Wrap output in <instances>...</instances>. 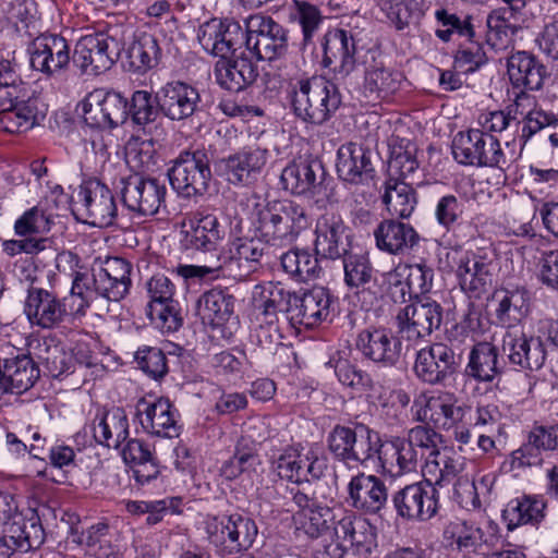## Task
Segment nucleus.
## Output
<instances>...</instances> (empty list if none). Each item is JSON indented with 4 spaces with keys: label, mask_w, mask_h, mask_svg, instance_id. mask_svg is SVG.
Segmentation results:
<instances>
[{
    "label": "nucleus",
    "mask_w": 558,
    "mask_h": 558,
    "mask_svg": "<svg viewBox=\"0 0 558 558\" xmlns=\"http://www.w3.org/2000/svg\"><path fill=\"white\" fill-rule=\"evenodd\" d=\"M252 220L256 234L272 246L291 244L311 223L305 208L289 199L256 203Z\"/></svg>",
    "instance_id": "obj_1"
},
{
    "label": "nucleus",
    "mask_w": 558,
    "mask_h": 558,
    "mask_svg": "<svg viewBox=\"0 0 558 558\" xmlns=\"http://www.w3.org/2000/svg\"><path fill=\"white\" fill-rule=\"evenodd\" d=\"M294 114L303 122L322 125L338 110L341 96L338 87L323 76H300L289 83Z\"/></svg>",
    "instance_id": "obj_2"
},
{
    "label": "nucleus",
    "mask_w": 558,
    "mask_h": 558,
    "mask_svg": "<svg viewBox=\"0 0 558 558\" xmlns=\"http://www.w3.org/2000/svg\"><path fill=\"white\" fill-rule=\"evenodd\" d=\"M451 148L454 160L460 165L496 168L502 172L520 156L513 149L506 153L497 137L480 129L458 132Z\"/></svg>",
    "instance_id": "obj_3"
},
{
    "label": "nucleus",
    "mask_w": 558,
    "mask_h": 558,
    "mask_svg": "<svg viewBox=\"0 0 558 558\" xmlns=\"http://www.w3.org/2000/svg\"><path fill=\"white\" fill-rule=\"evenodd\" d=\"M206 533L221 556H231L250 549L258 529L255 521L243 513L213 517L206 521Z\"/></svg>",
    "instance_id": "obj_4"
},
{
    "label": "nucleus",
    "mask_w": 558,
    "mask_h": 558,
    "mask_svg": "<svg viewBox=\"0 0 558 558\" xmlns=\"http://www.w3.org/2000/svg\"><path fill=\"white\" fill-rule=\"evenodd\" d=\"M412 410L416 421L449 432L450 428L464 421L469 408L454 392L434 389L417 395L414 398Z\"/></svg>",
    "instance_id": "obj_5"
},
{
    "label": "nucleus",
    "mask_w": 558,
    "mask_h": 558,
    "mask_svg": "<svg viewBox=\"0 0 558 558\" xmlns=\"http://www.w3.org/2000/svg\"><path fill=\"white\" fill-rule=\"evenodd\" d=\"M493 259L492 251L451 247L446 253L445 262L454 272L462 291L480 296L492 283Z\"/></svg>",
    "instance_id": "obj_6"
},
{
    "label": "nucleus",
    "mask_w": 558,
    "mask_h": 558,
    "mask_svg": "<svg viewBox=\"0 0 558 558\" xmlns=\"http://www.w3.org/2000/svg\"><path fill=\"white\" fill-rule=\"evenodd\" d=\"M209 163L205 149L181 151L168 169L172 189L186 198L204 195L211 180Z\"/></svg>",
    "instance_id": "obj_7"
},
{
    "label": "nucleus",
    "mask_w": 558,
    "mask_h": 558,
    "mask_svg": "<svg viewBox=\"0 0 558 558\" xmlns=\"http://www.w3.org/2000/svg\"><path fill=\"white\" fill-rule=\"evenodd\" d=\"M122 50L123 46L117 35L88 34L76 43L73 62L83 74L99 75L113 65Z\"/></svg>",
    "instance_id": "obj_8"
},
{
    "label": "nucleus",
    "mask_w": 558,
    "mask_h": 558,
    "mask_svg": "<svg viewBox=\"0 0 558 558\" xmlns=\"http://www.w3.org/2000/svg\"><path fill=\"white\" fill-rule=\"evenodd\" d=\"M245 46L258 60L272 61L288 50V33L272 17L254 14L245 20Z\"/></svg>",
    "instance_id": "obj_9"
},
{
    "label": "nucleus",
    "mask_w": 558,
    "mask_h": 558,
    "mask_svg": "<svg viewBox=\"0 0 558 558\" xmlns=\"http://www.w3.org/2000/svg\"><path fill=\"white\" fill-rule=\"evenodd\" d=\"M461 356L449 344L434 342L420 349L415 354L413 371L422 383L445 385L457 373Z\"/></svg>",
    "instance_id": "obj_10"
},
{
    "label": "nucleus",
    "mask_w": 558,
    "mask_h": 558,
    "mask_svg": "<svg viewBox=\"0 0 558 558\" xmlns=\"http://www.w3.org/2000/svg\"><path fill=\"white\" fill-rule=\"evenodd\" d=\"M83 118L96 129H113L123 124L128 117V99L119 92L95 88L82 104Z\"/></svg>",
    "instance_id": "obj_11"
},
{
    "label": "nucleus",
    "mask_w": 558,
    "mask_h": 558,
    "mask_svg": "<svg viewBox=\"0 0 558 558\" xmlns=\"http://www.w3.org/2000/svg\"><path fill=\"white\" fill-rule=\"evenodd\" d=\"M23 313L32 328L57 330L65 326V305L53 290L31 286L23 304Z\"/></svg>",
    "instance_id": "obj_12"
},
{
    "label": "nucleus",
    "mask_w": 558,
    "mask_h": 558,
    "mask_svg": "<svg viewBox=\"0 0 558 558\" xmlns=\"http://www.w3.org/2000/svg\"><path fill=\"white\" fill-rule=\"evenodd\" d=\"M117 187L123 205L140 216H154L165 204L167 189L156 179L133 173L122 177Z\"/></svg>",
    "instance_id": "obj_13"
},
{
    "label": "nucleus",
    "mask_w": 558,
    "mask_h": 558,
    "mask_svg": "<svg viewBox=\"0 0 558 558\" xmlns=\"http://www.w3.org/2000/svg\"><path fill=\"white\" fill-rule=\"evenodd\" d=\"M396 320L402 337L416 342L439 328L442 308L439 303L429 298L416 299L399 310Z\"/></svg>",
    "instance_id": "obj_14"
},
{
    "label": "nucleus",
    "mask_w": 558,
    "mask_h": 558,
    "mask_svg": "<svg viewBox=\"0 0 558 558\" xmlns=\"http://www.w3.org/2000/svg\"><path fill=\"white\" fill-rule=\"evenodd\" d=\"M368 428L359 429L337 425L327 437L328 449L335 459L365 464L376 453V441Z\"/></svg>",
    "instance_id": "obj_15"
},
{
    "label": "nucleus",
    "mask_w": 558,
    "mask_h": 558,
    "mask_svg": "<svg viewBox=\"0 0 558 558\" xmlns=\"http://www.w3.org/2000/svg\"><path fill=\"white\" fill-rule=\"evenodd\" d=\"M355 348L362 356L380 367L396 366L402 353L400 338L389 328L368 327L355 338Z\"/></svg>",
    "instance_id": "obj_16"
},
{
    "label": "nucleus",
    "mask_w": 558,
    "mask_h": 558,
    "mask_svg": "<svg viewBox=\"0 0 558 558\" xmlns=\"http://www.w3.org/2000/svg\"><path fill=\"white\" fill-rule=\"evenodd\" d=\"M397 514L408 521L425 522L438 510V496L425 480L400 488L392 495Z\"/></svg>",
    "instance_id": "obj_17"
},
{
    "label": "nucleus",
    "mask_w": 558,
    "mask_h": 558,
    "mask_svg": "<svg viewBox=\"0 0 558 558\" xmlns=\"http://www.w3.org/2000/svg\"><path fill=\"white\" fill-rule=\"evenodd\" d=\"M243 31L233 20L210 19L197 28V40L205 52L223 58L234 54L243 45Z\"/></svg>",
    "instance_id": "obj_18"
},
{
    "label": "nucleus",
    "mask_w": 558,
    "mask_h": 558,
    "mask_svg": "<svg viewBox=\"0 0 558 558\" xmlns=\"http://www.w3.org/2000/svg\"><path fill=\"white\" fill-rule=\"evenodd\" d=\"M501 351L511 365L529 371L541 369L547 356L544 341L539 337L527 336L522 327L505 329Z\"/></svg>",
    "instance_id": "obj_19"
},
{
    "label": "nucleus",
    "mask_w": 558,
    "mask_h": 558,
    "mask_svg": "<svg viewBox=\"0 0 558 558\" xmlns=\"http://www.w3.org/2000/svg\"><path fill=\"white\" fill-rule=\"evenodd\" d=\"M269 151L254 141L220 160L225 175L233 185L253 182L267 163Z\"/></svg>",
    "instance_id": "obj_20"
},
{
    "label": "nucleus",
    "mask_w": 558,
    "mask_h": 558,
    "mask_svg": "<svg viewBox=\"0 0 558 558\" xmlns=\"http://www.w3.org/2000/svg\"><path fill=\"white\" fill-rule=\"evenodd\" d=\"M333 296L325 287H313L303 293H295L290 307V322L314 328L330 320Z\"/></svg>",
    "instance_id": "obj_21"
},
{
    "label": "nucleus",
    "mask_w": 558,
    "mask_h": 558,
    "mask_svg": "<svg viewBox=\"0 0 558 558\" xmlns=\"http://www.w3.org/2000/svg\"><path fill=\"white\" fill-rule=\"evenodd\" d=\"M28 348L47 374L53 378H62L73 374L77 363L88 364L85 357H78L54 336H45L28 344Z\"/></svg>",
    "instance_id": "obj_22"
},
{
    "label": "nucleus",
    "mask_w": 558,
    "mask_h": 558,
    "mask_svg": "<svg viewBox=\"0 0 558 558\" xmlns=\"http://www.w3.org/2000/svg\"><path fill=\"white\" fill-rule=\"evenodd\" d=\"M156 101L165 117L172 121H183L198 110L201 95L195 86L173 81L157 90Z\"/></svg>",
    "instance_id": "obj_23"
},
{
    "label": "nucleus",
    "mask_w": 558,
    "mask_h": 558,
    "mask_svg": "<svg viewBox=\"0 0 558 558\" xmlns=\"http://www.w3.org/2000/svg\"><path fill=\"white\" fill-rule=\"evenodd\" d=\"M135 416L149 435L162 438L179 435L175 412L166 398H141L135 405Z\"/></svg>",
    "instance_id": "obj_24"
},
{
    "label": "nucleus",
    "mask_w": 558,
    "mask_h": 558,
    "mask_svg": "<svg viewBox=\"0 0 558 558\" xmlns=\"http://www.w3.org/2000/svg\"><path fill=\"white\" fill-rule=\"evenodd\" d=\"M348 501L364 514H379L388 501L385 482L373 474L360 472L352 476L347 486Z\"/></svg>",
    "instance_id": "obj_25"
},
{
    "label": "nucleus",
    "mask_w": 558,
    "mask_h": 558,
    "mask_svg": "<svg viewBox=\"0 0 558 558\" xmlns=\"http://www.w3.org/2000/svg\"><path fill=\"white\" fill-rule=\"evenodd\" d=\"M31 66L53 75L64 70L71 60L68 41L59 35H41L36 37L28 47Z\"/></svg>",
    "instance_id": "obj_26"
},
{
    "label": "nucleus",
    "mask_w": 558,
    "mask_h": 558,
    "mask_svg": "<svg viewBox=\"0 0 558 558\" xmlns=\"http://www.w3.org/2000/svg\"><path fill=\"white\" fill-rule=\"evenodd\" d=\"M184 228L180 242L186 251H214L226 236V228L213 214L195 213Z\"/></svg>",
    "instance_id": "obj_27"
},
{
    "label": "nucleus",
    "mask_w": 558,
    "mask_h": 558,
    "mask_svg": "<svg viewBox=\"0 0 558 558\" xmlns=\"http://www.w3.org/2000/svg\"><path fill=\"white\" fill-rule=\"evenodd\" d=\"M324 68H329L337 78H344L355 69V41L344 29H330L323 38Z\"/></svg>",
    "instance_id": "obj_28"
},
{
    "label": "nucleus",
    "mask_w": 558,
    "mask_h": 558,
    "mask_svg": "<svg viewBox=\"0 0 558 558\" xmlns=\"http://www.w3.org/2000/svg\"><path fill=\"white\" fill-rule=\"evenodd\" d=\"M77 204L94 227H109L117 215V206L111 191L98 180H92L80 187Z\"/></svg>",
    "instance_id": "obj_29"
},
{
    "label": "nucleus",
    "mask_w": 558,
    "mask_h": 558,
    "mask_svg": "<svg viewBox=\"0 0 558 558\" xmlns=\"http://www.w3.org/2000/svg\"><path fill=\"white\" fill-rule=\"evenodd\" d=\"M83 433L90 434L97 445L119 449L129 438L128 415L119 407L99 411L93 421L84 426Z\"/></svg>",
    "instance_id": "obj_30"
},
{
    "label": "nucleus",
    "mask_w": 558,
    "mask_h": 558,
    "mask_svg": "<svg viewBox=\"0 0 558 558\" xmlns=\"http://www.w3.org/2000/svg\"><path fill=\"white\" fill-rule=\"evenodd\" d=\"M197 315L203 324L213 329H221L222 337H230L232 326L238 323L234 316V298L219 289H211L199 296Z\"/></svg>",
    "instance_id": "obj_31"
},
{
    "label": "nucleus",
    "mask_w": 558,
    "mask_h": 558,
    "mask_svg": "<svg viewBox=\"0 0 558 558\" xmlns=\"http://www.w3.org/2000/svg\"><path fill=\"white\" fill-rule=\"evenodd\" d=\"M267 245L257 234L235 238L227 244L225 265L230 271H236V277H247L260 268Z\"/></svg>",
    "instance_id": "obj_32"
},
{
    "label": "nucleus",
    "mask_w": 558,
    "mask_h": 558,
    "mask_svg": "<svg viewBox=\"0 0 558 558\" xmlns=\"http://www.w3.org/2000/svg\"><path fill=\"white\" fill-rule=\"evenodd\" d=\"M444 537L462 558L482 555L493 544V536L477 524L454 520L447 524Z\"/></svg>",
    "instance_id": "obj_33"
},
{
    "label": "nucleus",
    "mask_w": 558,
    "mask_h": 558,
    "mask_svg": "<svg viewBox=\"0 0 558 558\" xmlns=\"http://www.w3.org/2000/svg\"><path fill=\"white\" fill-rule=\"evenodd\" d=\"M258 76L256 64L244 51L220 58L215 65L216 82L230 92L243 90L253 84Z\"/></svg>",
    "instance_id": "obj_34"
},
{
    "label": "nucleus",
    "mask_w": 558,
    "mask_h": 558,
    "mask_svg": "<svg viewBox=\"0 0 558 558\" xmlns=\"http://www.w3.org/2000/svg\"><path fill=\"white\" fill-rule=\"evenodd\" d=\"M97 282L100 296L108 301L122 300L131 287V265L121 257L97 258Z\"/></svg>",
    "instance_id": "obj_35"
},
{
    "label": "nucleus",
    "mask_w": 558,
    "mask_h": 558,
    "mask_svg": "<svg viewBox=\"0 0 558 558\" xmlns=\"http://www.w3.org/2000/svg\"><path fill=\"white\" fill-rule=\"evenodd\" d=\"M373 234L376 247L391 255H404L420 241L418 233L410 223L393 218L379 222Z\"/></svg>",
    "instance_id": "obj_36"
},
{
    "label": "nucleus",
    "mask_w": 558,
    "mask_h": 558,
    "mask_svg": "<svg viewBox=\"0 0 558 558\" xmlns=\"http://www.w3.org/2000/svg\"><path fill=\"white\" fill-rule=\"evenodd\" d=\"M375 456L383 470L391 476L415 472L420 463L418 452L401 437H392L379 446L376 440Z\"/></svg>",
    "instance_id": "obj_37"
},
{
    "label": "nucleus",
    "mask_w": 558,
    "mask_h": 558,
    "mask_svg": "<svg viewBox=\"0 0 558 558\" xmlns=\"http://www.w3.org/2000/svg\"><path fill=\"white\" fill-rule=\"evenodd\" d=\"M507 74L514 88L538 90L547 77V70L533 53L522 50L508 57Z\"/></svg>",
    "instance_id": "obj_38"
},
{
    "label": "nucleus",
    "mask_w": 558,
    "mask_h": 558,
    "mask_svg": "<svg viewBox=\"0 0 558 558\" xmlns=\"http://www.w3.org/2000/svg\"><path fill=\"white\" fill-rule=\"evenodd\" d=\"M337 172L339 177L353 184H363L374 175L371 151L356 143H347L337 153Z\"/></svg>",
    "instance_id": "obj_39"
},
{
    "label": "nucleus",
    "mask_w": 558,
    "mask_h": 558,
    "mask_svg": "<svg viewBox=\"0 0 558 558\" xmlns=\"http://www.w3.org/2000/svg\"><path fill=\"white\" fill-rule=\"evenodd\" d=\"M338 539L355 547L359 553L371 554L377 546V530L365 518L345 511L333 526Z\"/></svg>",
    "instance_id": "obj_40"
},
{
    "label": "nucleus",
    "mask_w": 558,
    "mask_h": 558,
    "mask_svg": "<svg viewBox=\"0 0 558 558\" xmlns=\"http://www.w3.org/2000/svg\"><path fill=\"white\" fill-rule=\"evenodd\" d=\"M464 465V458L445 448L427 454L422 474L424 480L437 490L451 485L460 476Z\"/></svg>",
    "instance_id": "obj_41"
},
{
    "label": "nucleus",
    "mask_w": 558,
    "mask_h": 558,
    "mask_svg": "<svg viewBox=\"0 0 558 558\" xmlns=\"http://www.w3.org/2000/svg\"><path fill=\"white\" fill-rule=\"evenodd\" d=\"M1 366L10 393L27 391L40 376L39 366L31 351L1 359Z\"/></svg>",
    "instance_id": "obj_42"
},
{
    "label": "nucleus",
    "mask_w": 558,
    "mask_h": 558,
    "mask_svg": "<svg viewBox=\"0 0 558 558\" xmlns=\"http://www.w3.org/2000/svg\"><path fill=\"white\" fill-rule=\"evenodd\" d=\"M295 293L286 290L280 283L267 282L256 286L253 292V316L278 318L284 312L290 320V307Z\"/></svg>",
    "instance_id": "obj_43"
},
{
    "label": "nucleus",
    "mask_w": 558,
    "mask_h": 558,
    "mask_svg": "<svg viewBox=\"0 0 558 558\" xmlns=\"http://www.w3.org/2000/svg\"><path fill=\"white\" fill-rule=\"evenodd\" d=\"M345 226L342 218L336 214H325L316 222L314 242L316 255L323 258L336 259L342 254V238Z\"/></svg>",
    "instance_id": "obj_44"
},
{
    "label": "nucleus",
    "mask_w": 558,
    "mask_h": 558,
    "mask_svg": "<svg viewBox=\"0 0 558 558\" xmlns=\"http://www.w3.org/2000/svg\"><path fill=\"white\" fill-rule=\"evenodd\" d=\"M369 397L375 401L380 416L388 425L403 424L408 418L410 395L403 389H391L376 384Z\"/></svg>",
    "instance_id": "obj_45"
},
{
    "label": "nucleus",
    "mask_w": 558,
    "mask_h": 558,
    "mask_svg": "<svg viewBox=\"0 0 558 558\" xmlns=\"http://www.w3.org/2000/svg\"><path fill=\"white\" fill-rule=\"evenodd\" d=\"M497 303L495 317L506 329L520 327L518 324L529 313V293L524 289L498 290L494 294Z\"/></svg>",
    "instance_id": "obj_46"
},
{
    "label": "nucleus",
    "mask_w": 558,
    "mask_h": 558,
    "mask_svg": "<svg viewBox=\"0 0 558 558\" xmlns=\"http://www.w3.org/2000/svg\"><path fill=\"white\" fill-rule=\"evenodd\" d=\"M414 182H404L389 178L384 185L383 203L391 217L407 219L415 210L417 194Z\"/></svg>",
    "instance_id": "obj_47"
},
{
    "label": "nucleus",
    "mask_w": 558,
    "mask_h": 558,
    "mask_svg": "<svg viewBox=\"0 0 558 558\" xmlns=\"http://www.w3.org/2000/svg\"><path fill=\"white\" fill-rule=\"evenodd\" d=\"M546 502L541 496H522L511 499L502 518L508 530L512 531L520 525L538 524L545 517Z\"/></svg>",
    "instance_id": "obj_48"
},
{
    "label": "nucleus",
    "mask_w": 558,
    "mask_h": 558,
    "mask_svg": "<svg viewBox=\"0 0 558 558\" xmlns=\"http://www.w3.org/2000/svg\"><path fill=\"white\" fill-rule=\"evenodd\" d=\"M402 82V74L387 66L383 61L369 64L365 71L364 92L369 97L386 99L396 94Z\"/></svg>",
    "instance_id": "obj_49"
},
{
    "label": "nucleus",
    "mask_w": 558,
    "mask_h": 558,
    "mask_svg": "<svg viewBox=\"0 0 558 558\" xmlns=\"http://www.w3.org/2000/svg\"><path fill=\"white\" fill-rule=\"evenodd\" d=\"M518 15L508 8H497L490 11L486 17L487 44L497 50L508 47L521 29L517 23Z\"/></svg>",
    "instance_id": "obj_50"
},
{
    "label": "nucleus",
    "mask_w": 558,
    "mask_h": 558,
    "mask_svg": "<svg viewBox=\"0 0 558 558\" xmlns=\"http://www.w3.org/2000/svg\"><path fill=\"white\" fill-rule=\"evenodd\" d=\"M114 539V530L108 522L99 521L82 531L76 542L88 549L89 558H120Z\"/></svg>",
    "instance_id": "obj_51"
},
{
    "label": "nucleus",
    "mask_w": 558,
    "mask_h": 558,
    "mask_svg": "<svg viewBox=\"0 0 558 558\" xmlns=\"http://www.w3.org/2000/svg\"><path fill=\"white\" fill-rule=\"evenodd\" d=\"M36 520L38 526H43L36 512L29 511V517L19 509L15 497L5 490L0 489V529L8 537L17 538V532H26L27 525Z\"/></svg>",
    "instance_id": "obj_52"
},
{
    "label": "nucleus",
    "mask_w": 558,
    "mask_h": 558,
    "mask_svg": "<svg viewBox=\"0 0 558 558\" xmlns=\"http://www.w3.org/2000/svg\"><path fill=\"white\" fill-rule=\"evenodd\" d=\"M466 372L480 381H493L501 373L496 347L489 342L474 345L469 355Z\"/></svg>",
    "instance_id": "obj_53"
},
{
    "label": "nucleus",
    "mask_w": 558,
    "mask_h": 558,
    "mask_svg": "<svg viewBox=\"0 0 558 558\" xmlns=\"http://www.w3.org/2000/svg\"><path fill=\"white\" fill-rule=\"evenodd\" d=\"M318 163L305 160L289 163L281 173V182L287 191L295 195L312 194L317 187L316 169Z\"/></svg>",
    "instance_id": "obj_54"
},
{
    "label": "nucleus",
    "mask_w": 558,
    "mask_h": 558,
    "mask_svg": "<svg viewBox=\"0 0 558 558\" xmlns=\"http://www.w3.org/2000/svg\"><path fill=\"white\" fill-rule=\"evenodd\" d=\"M318 255L311 254L307 250L295 248L283 253L280 264L286 274L300 282H306L319 278L322 267Z\"/></svg>",
    "instance_id": "obj_55"
},
{
    "label": "nucleus",
    "mask_w": 558,
    "mask_h": 558,
    "mask_svg": "<svg viewBox=\"0 0 558 558\" xmlns=\"http://www.w3.org/2000/svg\"><path fill=\"white\" fill-rule=\"evenodd\" d=\"M125 54L129 65L133 71L145 72L158 64L161 49L154 35L142 33L135 37L126 49Z\"/></svg>",
    "instance_id": "obj_56"
},
{
    "label": "nucleus",
    "mask_w": 558,
    "mask_h": 558,
    "mask_svg": "<svg viewBox=\"0 0 558 558\" xmlns=\"http://www.w3.org/2000/svg\"><path fill=\"white\" fill-rule=\"evenodd\" d=\"M39 114L37 99L17 100L0 116V123L9 133H21L32 129L38 122Z\"/></svg>",
    "instance_id": "obj_57"
},
{
    "label": "nucleus",
    "mask_w": 558,
    "mask_h": 558,
    "mask_svg": "<svg viewBox=\"0 0 558 558\" xmlns=\"http://www.w3.org/2000/svg\"><path fill=\"white\" fill-rule=\"evenodd\" d=\"M289 19L301 27L304 48L313 44V38L324 22V15L318 7L305 0H293Z\"/></svg>",
    "instance_id": "obj_58"
},
{
    "label": "nucleus",
    "mask_w": 558,
    "mask_h": 558,
    "mask_svg": "<svg viewBox=\"0 0 558 558\" xmlns=\"http://www.w3.org/2000/svg\"><path fill=\"white\" fill-rule=\"evenodd\" d=\"M53 215L40 202L24 211L14 222V232L19 236L43 235L51 230Z\"/></svg>",
    "instance_id": "obj_59"
},
{
    "label": "nucleus",
    "mask_w": 558,
    "mask_h": 558,
    "mask_svg": "<svg viewBox=\"0 0 558 558\" xmlns=\"http://www.w3.org/2000/svg\"><path fill=\"white\" fill-rule=\"evenodd\" d=\"M27 527L26 532L16 533L17 538L8 537L0 529V558H11L15 551L27 553L40 547L45 541L43 526H38L35 520Z\"/></svg>",
    "instance_id": "obj_60"
},
{
    "label": "nucleus",
    "mask_w": 558,
    "mask_h": 558,
    "mask_svg": "<svg viewBox=\"0 0 558 558\" xmlns=\"http://www.w3.org/2000/svg\"><path fill=\"white\" fill-rule=\"evenodd\" d=\"M383 11L399 31L418 21L425 12V0H384Z\"/></svg>",
    "instance_id": "obj_61"
},
{
    "label": "nucleus",
    "mask_w": 558,
    "mask_h": 558,
    "mask_svg": "<svg viewBox=\"0 0 558 558\" xmlns=\"http://www.w3.org/2000/svg\"><path fill=\"white\" fill-rule=\"evenodd\" d=\"M415 153L416 147L410 141H402L398 146L392 148L389 167L398 174V180L414 182V177L418 169Z\"/></svg>",
    "instance_id": "obj_62"
},
{
    "label": "nucleus",
    "mask_w": 558,
    "mask_h": 558,
    "mask_svg": "<svg viewBox=\"0 0 558 558\" xmlns=\"http://www.w3.org/2000/svg\"><path fill=\"white\" fill-rule=\"evenodd\" d=\"M332 518L330 508L320 505L311 508V510L298 511L293 517L298 530L312 538H317L327 531L328 522Z\"/></svg>",
    "instance_id": "obj_63"
},
{
    "label": "nucleus",
    "mask_w": 558,
    "mask_h": 558,
    "mask_svg": "<svg viewBox=\"0 0 558 558\" xmlns=\"http://www.w3.org/2000/svg\"><path fill=\"white\" fill-rule=\"evenodd\" d=\"M259 464L258 454L253 449L238 445L233 456L222 464L220 473L227 480H234L241 475L251 476Z\"/></svg>",
    "instance_id": "obj_64"
}]
</instances>
